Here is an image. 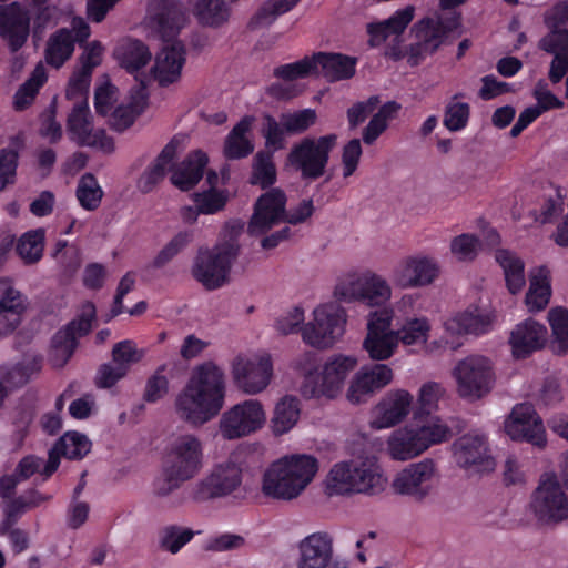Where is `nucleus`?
<instances>
[{
	"label": "nucleus",
	"mask_w": 568,
	"mask_h": 568,
	"mask_svg": "<svg viewBox=\"0 0 568 568\" xmlns=\"http://www.w3.org/2000/svg\"><path fill=\"white\" fill-rule=\"evenodd\" d=\"M313 314L314 320L302 329L304 343L320 349L331 347L345 332L346 311L337 303H326Z\"/></svg>",
	"instance_id": "12"
},
{
	"label": "nucleus",
	"mask_w": 568,
	"mask_h": 568,
	"mask_svg": "<svg viewBox=\"0 0 568 568\" xmlns=\"http://www.w3.org/2000/svg\"><path fill=\"white\" fill-rule=\"evenodd\" d=\"M445 395L444 386L434 381L424 383L417 394V407L414 410V420H419L425 415H432L438 409V403Z\"/></svg>",
	"instance_id": "49"
},
{
	"label": "nucleus",
	"mask_w": 568,
	"mask_h": 568,
	"mask_svg": "<svg viewBox=\"0 0 568 568\" xmlns=\"http://www.w3.org/2000/svg\"><path fill=\"white\" fill-rule=\"evenodd\" d=\"M481 242L475 234L464 233L452 239L449 250L458 262H470L476 258Z\"/></svg>",
	"instance_id": "53"
},
{
	"label": "nucleus",
	"mask_w": 568,
	"mask_h": 568,
	"mask_svg": "<svg viewBox=\"0 0 568 568\" xmlns=\"http://www.w3.org/2000/svg\"><path fill=\"white\" fill-rule=\"evenodd\" d=\"M0 4V38L3 39L11 52L19 51L30 34V12L20 2Z\"/></svg>",
	"instance_id": "24"
},
{
	"label": "nucleus",
	"mask_w": 568,
	"mask_h": 568,
	"mask_svg": "<svg viewBox=\"0 0 568 568\" xmlns=\"http://www.w3.org/2000/svg\"><path fill=\"white\" fill-rule=\"evenodd\" d=\"M242 483V469L233 460L214 467L200 487L201 498H216L233 493Z\"/></svg>",
	"instance_id": "28"
},
{
	"label": "nucleus",
	"mask_w": 568,
	"mask_h": 568,
	"mask_svg": "<svg viewBox=\"0 0 568 568\" xmlns=\"http://www.w3.org/2000/svg\"><path fill=\"white\" fill-rule=\"evenodd\" d=\"M232 375L237 388L245 394L263 392L273 376L271 355L236 356L232 362Z\"/></svg>",
	"instance_id": "15"
},
{
	"label": "nucleus",
	"mask_w": 568,
	"mask_h": 568,
	"mask_svg": "<svg viewBox=\"0 0 568 568\" xmlns=\"http://www.w3.org/2000/svg\"><path fill=\"white\" fill-rule=\"evenodd\" d=\"M77 199L87 211H94L100 206L103 191L92 173H85L77 186Z\"/></svg>",
	"instance_id": "51"
},
{
	"label": "nucleus",
	"mask_w": 568,
	"mask_h": 568,
	"mask_svg": "<svg viewBox=\"0 0 568 568\" xmlns=\"http://www.w3.org/2000/svg\"><path fill=\"white\" fill-rule=\"evenodd\" d=\"M224 371L213 361L196 365L183 390L175 399L179 416L194 426H201L222 410L225 403Z\"/></svg>",
	"instance_id": "1"
},
{
	"label": "nucleus",
	"mask_w": 568,
	"mask_h": 568,
	"mask_svg": "<svg viewBox=\"0 0 568 568\" xmlns=\"http://www.w3.org/2000/svg\"><path fill=\"white\" fill-rule=\"evenodd\" d=\"M529 511L542 525L568 519V495L556 474H544L529 500Z\"/></svg>",
	"instance_id": "8"
},
{
	"label": "nucleus",
	"mask_w": 568,
	"mask_h": 568,
	"mask_svg": "<svg viewBox=\"0 0 568 568\" xmlns=\"http://www.w3.org/2000/svg\"><path fill=\"white\" fill-rule=\"evenodd\" d=\"M91 450V442L83 434L68 432L59 438L49 452L48 460L42 470L43 479L48 480L59 468L61 456L70 460H80Z\"/></svg>",
	"instance_id": "25"
},
{
	"label": "nucleus",
	"mask_w": 568,
	"mask_h": 568,
	"mask_svg": "<svg viewBox=\"0 0 568 568\" xmlns=\"http://www.w3.org/2000/svg\"><path fill=\"white\" fill-rule=\"evenodd\" d=\"M357 365V358L352 355L337 354L327 359L322 373L310 372L305 375L301 394L305 398H335L348 373Z\"/></svg>",
	"instance_id": "9"
},
{
	"label": "nucleus",
	"mask_w": 568,
	"mask_h": 568,
	"mask_svg": "<svg viewBox=\"0 0 568 568\" xmlns=\"http://www.w3.org/2000/svg\"><path fill=\"white\" fill-rule=\"evenodd\" d=\"M440 275L438 261L429 255L408 256L399 262L395 283L402 288L425 287L432 285Z\"/></svg>",
	"instance_id": "23"
},
{
	"label": "nucleus",
	"mask_w": 568,
	"mask_h": 568,
	"mask_svg": "<svg viewBox=\"0 0 568 568\" xmlns=\"http://www.w3.org/2000/svg\"><path fill=\"white\" fill-rule=\"evenodd\" d=\"M194 537V531L190 528H182L176 525H170L161 530L160 545L171 554L179 552Z\"/></svg>",
	"instance_id": "56"
},
{
	"label": "nucleus",
	"mask_w": 568,
	"mask_h": 568,
	"mask_svg": "<svg viewBox=\"0 0 568 568\" xmlns=\"http://www.w3.org/2000/svg\"><path fill=\"white\" fill-rule=\"evenodd\" d=\"M298 568H326L333 556V540L327 532H314L298 546Z\"/></svg>",
	"instance_id": "30"
},
{
	"label": "nucleus",
	"mask_w": 568,
	"mask_h": 568,
	"mask_svg": "<svg viewBox=\"0 0 568 568\" xmlns=\"http://www.w3.org/2000/svg\"><path fill=\"white\" fill-rule=\"evenodd\" d=\"M390 118V101L385 102L377 113L369 120L363 131V141L372 144L384 132L387 126V119Z\"/></svg>",
	"instance_id": "61"
},
{
	"label": "nucleus",
	"mask_w": 568,
	"mask_h": 568,
	"mask_svg": "<svg viewBox=\"0 0 568 568\" xmlns=\"http://www.w3.org/2000/svg\"><path fill=\"white\" fill-rule=\"evenodd\" d=\"M300 400L294 396L283 397L275 406L272 428L275 435L291 430L300 418Z\"/></svg>",
	"instance_id": "47"
},
{
	"label": "nucleus",
	"mask_w": 568,
	"mask_h": 568,
	"mask_svg": "<svg viewBox=\"0 0 568 568\" xmlns=\"http://www.w3.org/2000/svg\"><path fill=\"white\" fill-rule=\"evenodd\" d=\"M452 376L456 382L458 396L475 402L487 395L493 387V363L479 354L468 355L456 363Z\"/></svg>",
	"instance_id": "7"
},
{
	"label": "nucleus",
	"mask_w": 568,
	"mask_h": 568,
	"mask_svg": "<svg viewBox=\"0 0 568 568\" xmlns=\"http://www.w3.org/2000/svg\"><path fill=\"white\" fill-rule=\"evenodd\" d=\"M261 134L265 140L266 151L274 153L285 148L288 134L281 119L277 120L272 114L265 113L262 118Z\"/></svg>",
	"instance_id": "50"
},
{
	"label": "nucleus",
	"mask_w": 568,
	"mask_h": 568,
	"mask_svg": "<svg viewBox=\"0 0 568 568\" xmlns=\"http://www.w3.org/2000/svg\"><path fill=\"white\" fill-rule=\"evenodd\" d=\"M381 475L371 466L343 462L334 465L326 478L329 496L353 493L375 494L381 488Z\"/></svg>",
	"instance_id": "13"
},
{
	"label": "nucleus",
	"mask_w": 568,
	"mask_h": 568,
	"mask_svg": "<svg viewBox=\"0 0 568 568\" xmlns=\"http://www.w3.org/2000/svg\"><path fill=\"white\" fill-rule=\"evenodd\" d=\"M491 325V320L486 314L465 312L456 315L445 323L446 332L453 334H474L486 333Z\"/></svg>",
	"instance_id": "45"
},
{
	"label": "nucleus",
	"mask_w": 568,
	"mask_h": 568,
	"mask_svg": "<svg viewBox=\"0 0 568 568\" xmlns=\"http://www.w3.org/2000/svg\"><path fill=\"white\" fill-rule=\"evenodd\" d=\"M95 318V305L87 301L81 305L80 313L53 335L50 353L53 367L61 368L70 361L78 348L79 338L90 334Z\"/></svg>",
	"instance_id": "11"
},
{
	"label": "nucleus",
	"mask_w": 568,
	"mask_h": 568,
	"mask_svg": "<svg viewBox=\"0 0 568 568\" xmlns=\"http://www.w3.org/2000/svg\"><path fill=\"white\" fill-rule=\"evenodd\" d=\"M43 365V356L36 355H27L23 359L17 363L10 374L12 377H18V383L23 385L29 382L32 375L38 374Z\"/></svg>",
	"instance_id": "63"
},
{
	"label": "nucleus",
	"mask_w": 568,
	"mask_h": 568,
	"mask_svg": "<svg viewBox=\"0 0 568 568\" xmlns=\"http://www.w3.org/2000/svg\"><path fill=\"white\" fill-rule=\"evenodd\" d=\"M254 118L244 115L229 132L223 146V155L227 160H241L247 158L254 151L253 141L247 138L252 130Z\"/></svg>",
	"instance_id": "34"
},
{
	"label": "nucleus",
	"mask_w": 568,
	"mask_h": 568,
	"mask_svg": "<svg viewBox=\"0 0 568 568\" xmlns=\"http://www.w3.org/2000/svg\"><path fill=\"white\" fill-rule=\"evenodd\" d=\"M193 201L201 214H215L224 209L227 195L223 191L211 187L207 191L194 193Z\"/></svg>",
	"instance_id": "57"
},
{
	"label": "nucleus",
	"mask_w": 568,
	"mask_h": 568,
	"mask_svg": "<svg viewBox=\"0 0 568 568\" xmlns=\"http://www.w3.org/2000/svg\"><path fill=\"white\" fill-rule=\"evenodd\" d=\"M550 272L546 266L534 268L529 275V288L525 296V304L530 313L546 308L551 297Z\"/></svg>",
	"instance_id": "35"
},
{
	"label": "nucleus",
	"mask_w": 568,
	"mask_h": 568,
	"mask_svg": "<svg viewBox=\"0 0 568 568\" xmlns=\"http://www.w3.org/2000/svg\"><path fill=\"white\" fill-rule=\"evenodd\" d=\"M277 181V171L274 162V153L260 150L253 158L250 183L262 190L272 187Z\"/></svg>",
	"instance_id": "43"
},
{
	"label": "nucleus",
	"mask_w": 568,
	"mask_h": 568,
	"mask_svg": "<svg viewBox=\"0 0 568 568\" xmlns=\"http://www.w3.org/2000/svg\"><path fill=\"white\" fill-rule=\"evenodd\" d=\"M148 12L165 42L179 33L185 20L183 7L176 0H149ZM185 55V47L179 40L166 43L156 54L152 72L161 87L180 79Z\"/></svg>",
	"instance_id": "2"
},
{
	"label": "nucleus",
	"mask_w": 568,
	"mask_h": 568,
	"mask_svg": "<svg viewBox=\"0 0 568 568\" xmlns=\"http://www.w3.org/2000/svg\"><path fill=\"white\" fill-rule=\"evenodd\" d=\"M547 327L532 320L527 318L517 324L510 333L509 343L513 355L516 358H525L534 352L542 348L547 342Z\"/></svg>",
	"instance_id": "29"
},
{
	"label": "nucleus",
	"mask_w": 568,
	"mask_h": 568,
	"mask_svg": "<svg viewBox=\"0 0 568 568\" xmlns=\"http://www.w3.org/2000/svg\"><path fill=\"white\" fill-rule=\"evenodd\" d=\"M318 470V462L311 455H291L273 462L265 470L262 491L278 500L297 498Z\"/></svg>",
	"instance_id": "3"
},
{
	"label": "nucleus",
	"mask_w": 568,
	"mask_h": 568,
	"mask_svg": "<svg viewBox=\"0 0 568 568\" xmlns=\"http://www.w3.org/2000/svg\"><path fill=\"white\" fill-rule=\"evenodd\" d=\"M504 429L513 440H524L538 447L546 445L542 420L531 404L516 405L506 418Z\"/></svg>",
	"instance_id": "19"
},
{
	"label": "nucleus",
	"mask_w": 568,
	"mask_h": 568,
	"mask_svg": "<svg viewBox=\"0 0 568 568\" xmlns=\"http://www.w3.org/2000/svg\"><path fill=\"white\" fill-rule=\"evenodd\" d=\"M364 349L373 359L390 357V311L383 308L371 314L367 324V336L363 343Z\"/></svg>",
	"instance_id": "26"
},
{
	"label": "nucleus",
	"mask_w": 568,
	"mask_h": 568,
	"mask_svg": "<svg viewBox=\"0 0 568 568\" xmlns=\"http://www.w3.org/2000/svg\"><path fill=\"white\" fill-rule=\"evenodd\" d=\"M429 331L430 325L425 317L407 321L402 328L393 332V344L395 342L404 345L425 343Z\"/></svg>",
	"instance_id": "52"
},
{
	"label": "nucleus",
	"mask_w": 568,
	"mask_h": 568,
	"mask_svg": "<svg viewBox=\"0 0 568 568\" xmlns=\"http://www.w3.org/2000/svg\"><path fill=\"white\" fill-rule=\"evenodd\" d=\"M202 465V446L193 435L180 436L171 447L164 464L165 483L156 494L165 496L185 480L193 478Z\"/></svg>",
	"instance_id": "5"
},
{
	"label": "nucleus",
	"mask_w": 568,
	"mask_h": 568,
	"mask_svg": "<svg viewBox=\"0 0 568 568\" xmlns=\"http://www.w3.org/2000/svg\"><path fill=\"white\" fill-rule=\"evenodd\" d=\"M459 24L460 14L455 11L419 20L412 28L415 41L405 51L393 45V59L406 57L412 67L418 65L426 57L434 54L445 44L449 33Z\"/></svg>",
	"instance_id": "4"
},
{
	"label": "nucleus",
	"mask_w": 568,
	"mask_h": 568,
	"mask_svg": "<svg viewBox=\"0 0 568 568\" xmlns=\"http://www.w3.org/2000/svg\"><path fill=\"white\" fill-rule=\"evenodd\" d=\"M469 118V105L453 101L447 105L444 124L449 131H459L466 126Z\"/></svg>",
	"instance_id": "64"
},
{
	"label": "nucleus",
	"mask_w": 568,
	"mask_h": 568,
	"mask_svg": "<svg viewBox=\"0 0 568 568\" xmlns=\"http://www.w3.org/2000/svg\"><path fill=\"white\" fill-rule=\"evenodd\" d=\"M452 450L456 464L467 471H489L495 467L487 438L483 434L474 432L460 436L454 442Z\"/></svg>",
	"instance_id": "18"
},
{
	"label": "nucleus",
	"mask_w": 568,
	"mask_h": 568,
	"mask_svg": "<svg viewBox=\"0 0 568 568\" xmlns=\"http://www.w3.org/2000/svg\"><path fill=\"white\" fill-rule=\"evenodd\" d=\"M425 453L420 437L413 425L406 424L393 432V459L406 462Z\"/></svg>",
	"instance_id": "36"
},
{
	"label": "nucleus",
	"mask_w": 568,
	"mask_h": 568,
	"mask_svg": "<svg viewBox=\"0 0 568 568\" xmlns=\"http://www.w3.org/2000/svg\"><path fill=\"white\" fill-rule=\"evenodd\" d=\"M265 422V413L260 402L244 400L226 410L220 420V432L225 439H237L260 428Z\"/></svg>",
	"instance_id": "16"
},
{
	"label": "nucleus",
	"mask_w": 568,
	"mask_h": 568,
	"mask_svg": "<svg viewBox=\"0 0 568 568\" xmlns=\"http://www.w3.org/2000/svg\"><path fill=\"white\" fill-rule=\"evenodd\" d=\"M48 80V74L42 64H38L30 77L19 87L13 97L16 111L27 110L37 98L40 89Z\"/></svg>",
	"instance_id": "44"
},
{
	"label": "nucleus",
	"mask_w": 568,
	"mask_h": 568,
	"mask_svg": "<svg viewBox=\"0 0 568 568\" xmlns=\"http://www.w3.org/2000/svg\"><path fill=\"white\" fill-rule=\"evenodd\" d=\"M165 365L156 368L145 384L143 399L146 403H156L162 399L169 392V379L164 376Z\"/></svg>",
	"instance_id": "60"
},
{
	"label": "nucleus",
	"mask_w": 568,
	"mask_h": 568,
	"mask_svg": "<svg viewBox=\"0 0 568 568\" xmlns=\"http://www.w3.org/2000/svg\"><path fill=\"white\" fill-rule=\"evenodd\" d=\"M413 425L418 437H420L425 452L432 446L449 440L452 437L450 427L439 416L425 415L419 420L413 419Z\"/></svg>",
	"instance_id": "39"
},
{
	"label": "nucleus",
	"mask_w": 568,
	"mask_h": 568,
	"mask_svg": "<svg viewBox=\"0 0 568 568\" xmlns=\"http://www.w3.org/2000/svg\"><path fill=\"white\" fill-rule=\"evenodd\" d=\"M495 260L504 271L509 292L516 294L521 291L526 283L523 260L515 252L505 248H499L495 252Z\"/></svg>",
	"instance_id": "40"
},
{
	"label": "nucleus",
	"mask_w": 568,
	"mask_h": 568,
	"mask_svg": "<svg viewBox=\"0 0 568 568\" xmlns=\"http://www.w3.org/2000/svg\"><path fill=\"white\" fill-rule=\"evenodd\" d=\"M379 98L377 95L369 97L366 101H359L354 103L347 110V120L351 130L356 129L358 125L364 123L366 119L373 114L379 104Z\"/></svg>",
	"instance_id": "62"
},
{
	"label": "nucleus",
	"mask_w": 568,
	"mask_h": 568,
	"mask_svg": "<svg viewBox=\"0 0 568 568\" xmlns=\"http://www.w3.org/2000/svg\"><path fill=\"white\" fill-rule=\"evenodd\" d=\"M74 51L72 31L61 28L50 36L45 48V61L49 65L59 69L70 59Z\"/></svg>",
	"instance_id": "41"
},
{
	"label": "nucleus",
	"mask_w": 568,
	"mask_h": 568,
	"mask_svg": "<svg viewBox=\"0 0 568 568\" xmlns=\"http://www.w3.org/2000/svg\"><path fill=\"white\" fill-rule=\"evenodd\" d=\"M337 135L334 133L320 138H303L287 153V164L301 174L304 181H315L325 174L329 154L335 148Z\"/></svg>",
	"instance_id": "6"
},
{
	"label": "nucleus",
	"mask_w": 568,
	"mask_h": 568,
	"mask_svg": "<svg viewBox=\"0 0 568 568\" xmlns=\"http://www.w3.org/2000/svg\"><path fill=\"white\" fill-rule=\"evenodd\" d=\"M387 291L386 282L377 275L366 272L352 275L347 281L336 284L334 295L343 302L359 301L369 306L379 305Z\"/></svg>",
	"instance_id": "20"
},
{
	"label": "nucleus",
	"mask_w": 568,
	"mask_h": 568,
	"mask_svg": "<svg viewBox=\"0 0 568 568\" xmlns=\"http://www.w3.org/2000/svg\"><path fill=\"white\" fill-rule=\"evenodd\" d=\"M27 310V297L14 287L9 276L0 277V317L9 321V329H16Z\"/></svg>",
	"instance_id": "33"
},
{
	"label": "nucleus",
	"mask_w": 568,
	"mask_h": 568,
	"mask_svg": "<svg viewBox=\"0 0 568 568\" xmlns=\"http://www.w3.org/2000/svg\"><path fill=\"white\" fill-rule=\"evenodd\" d=\"M192 240V232H179L154 257L153 266L161 268L176 256Z\"/></svg>",
	"instance_id": "59"
},
{
	"label": "nucleus",
	"mask_w": 568,
	"mask_h": 568,
	"mask_svg": "<svg viewBox=\"0 0 568 568\" xmlns=\"http://www.w3.org/2000/svg\"><path fill=\"white\" fill-rule=\"evenodd\" d=\"M67 129L70 139L79 146H91L112 153L114 141L104 130L93 131L89 104L87 101L77 103L68 116Z\"/></svg>",
	"instance_id": "17"
},
{
	"label": "nucleus",
	"mask_w": 568,
	"mask_h": 568,
	"mask_svg": "<svg viewBox=\"0 0 568 568\" xmlns=\"http://www.w3.org/2000/svg\"><path fill=\"white\" fill-rule=\"evenodd\" d=\"M45 230L38 227L24 232L17 241L16 253L24 265H34L43 257Z\"/></svg>",
	"instance_id": "42"
},
{
	"label": "nucleus",
	"mask_w": 568,
	"mask_h": 568,
	"mask_svg": "<svg viewBox=\"0 0 568 568\" xmlns=\"http://www.w3.org/2000/svg\"><path fill=\"white\" fill-rule=\"evenodd\" d=\"M237 254L239 246L231 242L217 245L211 251H200L192 271L194 278L206 290L220 288L227 282Z\"/></svg>",
	"instance_id": "14"
},
{
	"label": "nucleus",
	"mask_w": 568,
	"mask_h": 568,
	"mask_svg": "<svg viewBox=\"0 0 568 568\" xmlns=\"http://www.w3.org/2000/svg\"><path fill=\"white\" fill-rule=\"evenodd\" d=\"M119 64L129 73H133L145 67L151 60L149 48L136 39H125L118 44L114 51Z\"/></svg>",
	"instance_id": "38"
},
{
	"label": "nucleus",
	"mask_w": 568,
	"mask_h": 568,
	"mask_svg": "<svg viewBox=\"0 0 568 568\" xmlns=\"http://www.w3.org/2000/svg\"><path fill=\"white\" fill-rule=\"evenodd\" d=\"M436 475L435 463L426 458L399 471L393 481V487L402 495L422 500L430 494Z\"/></svg>",
	"instance_id": "22"
},
{
	"label": "nucleus",
	"mask_w": 568,
	"mask_h": 568,
	"mask_svg": "<svg viewBox=\"0 0 568 568\" xmlns=\"http://www.w3.org/2000/svg\"><path fill=\"white\" fill-rule=\"evenodd\" d=\"M287 197L283 190L273 187L261 194L247 225L251 235L265 234L274 225L284 222Z\"/></svg>",
	"instance_id": "21"
},
{
	"label": "nucleus",
	"mask_w": 568,
	"mask_h": 568,
	"mask_svg": "<svg viewBox=\"0 0 568 568\" xmlns=\"http://www.w3.org/2000/svg\"><path fill=\"white\" fill-rule=\"evenodd\" d=\"M209 158L205 152L196 150L191 152L171 174V183L181 191L192 190L203 178Z\"/></svg>",
	"instance_id": "32"
},
{
	"label": "nucleus",
	"mask_w": 568,
	"mask_h": 568,
	"mask_svg": "<svg viewBox=\"0 0 568 568\" xmlns=\"http://www.w3.org/2000/svg\"><path fill=\"white\" fill-rule=\"evenodd\" d=\"M390 382V368L386 364L362 367L353 377L347 390L352 404H361L366 397Z\"/></svg>",
	"instance_id": "27"
},
{
	"label": "nucleus",
	"mask_w": 568,
	"mask_h": 568,
	"mask_svg": "<svg viewBox=\"0 0 568 568\" xmlns=\"http://www.w3.org/2000/svg\"><path fill=\"white\" fill-rule=\"evenodd\" d=\"M301 0H267L248 21V28L256 30L270 27L280 16L291 11Z\"/></svg>",
	"instance_id": "48"
},
{
	"label": "nucleus",
	"mask_w": 568,
	"mask_h": 568,
	"mask_svg": "<svg viewBox=\"0 0 568 568\" xmlns=\"http://www.w3.org/2000/svg\"><path fill=\"white\" fill-rule=\"evenodd\" d=\"M194 14L202 26L219 28L230 18L225 0H194Z\"/></svg>",
	"instance_id": "46"
},
{
	"label": "nucleus",
	"mask_w": 568,
	"mask_h": 568,
	"mask_svg": "<svg viewBox=\"0 0 568 568\" xmlns=\"http://www.w3.org/2000/svg\"><path fill=\"white\" fill-rule=\"evenodd\" d=\"M281 120L288 135L302 134L313 126L317 120L314 109H302L295 112H284Z\"/></svg>",
	"instance_id": "55"
},
{
	"label": "nucleus",
	"mask_w": 568,
	"mask_h": 568,
	"mask_svg": "<svg viewBox=\"0 0 568 568\" xmlns=\"http://www.w3.org/2000/svg\"><path fill=\"white\" fill-rule=\"evenodd\" d=\"M176 155V145L173 141L169 142L150 164L139 179V189L143 193H149L164 180L169 166Z\"/></svg>",
	"instance_id": "37"
},
{
	"label": "nucleus",
	"mask_w": 568,
	"mask_h": 568,
	"mask_svg": "<svg viewBox=\"0 0 568 568\" xmlns=\"http://www.w3.org/2000/svg\"><path fill=\"white\" fill-rule=\"evenodd\" d=\"M545 21L550 32L540 40L539 47L554 54L548 75L552 83H558L568 71V2L556 4Z\"/></svg>",
	"instance_id": "10"
},
{
	"label": "nucleus",
	"mask_w": 568,
	"mask_h": 568,
	"mask_svg": "<svg viewBox=\"0 0 568 568\" xmlns=\"http://www.w3.org/2000/svg\"><path fill=\"white\" fill-rule=\"evenodd\" d=\"M19 152L12 148L0 149V192L16 182Z\"/></svg>",
	"instance_id": "58"
},
{
	"label": "nucleus",
	"mask_w": 568,
	"mask_h": 568,
	"mask_svg": "<svg viewBox=\"0 0 568 568\" xmlns=\"http://www.w3.org/2000/svg\"><path fill=\"white\" fill-rule=\"evenodd\" d=\"M273 75L284 81H294L315 75V61L313 54L311 57L306 55L293 63L276 67L273 71Z\"/></svg>",
	"instance_id": "54"
},
{
	"label": "nucleus",
	"mask_w": 568,
	"mask_h": 568,
	"mask_svg": "<svg viewBox=\"0 0 568 568\" xmlns=\"http://www.w3.org/2000/svg\"><path fill=\"white\" fill-rule=\"evenodd\" d=\"M315 61V75L321 73L331 83L348 80L356 72L357 59L336 52L313 53Z\"/></svg>",
	"instance_id": "31"
}]
</instances>
